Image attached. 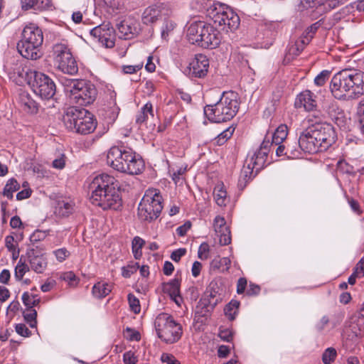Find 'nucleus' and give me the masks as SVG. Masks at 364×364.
Returning <instances> with one entry per match:
<instances>
[{
    "mask_svg": "<svg viewBox=\"0 0 364 364\" xmlns=\"http://www.w3.org/2000/svg\"><path fill=\"white\" fill-rule=\"evenodd\" d=\"M90 200L103 210H117L122 205L119 182L113 176L102 173L95 176L89 185Z\"/></svg>",
    "mask_w": 364,
    "mask_h": 364,
    "instance_id": "nucleus-1",
    "label": "nucleus"
},
{
    "mask_svg": "<svg viewBox=\"0 0 364 364\" xmlns=\"http://www.w3.org/2000/svg\"><path fill=\"white\" fill-rule=\"evenodd\" d=\"M330 89L336 99L357 98L364 94V72L343 69L333 75Z\"/></svg>",
    "mask_w": 364,
    "mask_h": 364,
    "instance_id": "nucleus-2",
    "label": "nucleus"
},
{
    "mask_svg": "<svg viewBox=\"0 0 364 364\" xmlns=\"http://www.w3.org/2000/svg\"><path fill=\"white\" fill-rule=\"evenodd\" d=\"M107 161L114 170L130 175L139 174L144 168L143 159L124 147H111L107 155Z\"/></svg>",
    "mask_w": 364,
    "mask_h": 364,
    "instance_id": "nucleus-3",
    "label": "nucleus"
},
{
    "mask_svg": "<svg viewBox=\"0 0 364 364\" xmlns=\"http://www.w3.org/2000/svg\"><path fill=\"white\" fill-rule=\"evenodd\" d=\"M43 42L42 30L36 24L30 23L23 29L21 38L17 43V49L23 58L36 60L43 56Z\"/></svg>",
    "mask_w": 364,
    "mask_h": 364,
    "instance_id": "nucleus-4",
    "label": "nucleus"
},
{
    "mask_svg": "<svg viewBox=\"0 0 364 364\" xmlns=\"http://www.w3.org/2000/svg\"><path fill=\"white\" fill-rule=\"evenodd\" d=\"M239 109L237 94L235 92H223L220 100L215 105H206L204 114L213 122L220 123L232 119Z\"/></svg>",
    "mask_w": 364,
    "mask_h": 364,
    "instance_id": "nucleus-5",
    "label": "nucleus"
},
{
    "mask_svg": "<svg viewBox=\"0 0 364 364\" xmlns=\"http://www.w3.org/2000/svg\"><path fill=\"white\" fill-rule=\"evenodd\" d=\"M187 37L190 43L205 48H215L221 41L220 32L204 21L193 22L188 28Z\"/></svg>",
    "mask_w": 364,
    "mask_h": 364,
    "instance_id": "nucleus-6",
    "label": "nucleus"
},
{
    "mask_svg": "<svg viewBox=\"0 0 364 364\" xmlns=\"http://www.w3.org/2000/svg\"><path fill=\"white\" fill-rule=\"evenodd\" d=\"M66 128L81 134H88L94 132L97 122L93 115L85 109L70 107L63 116Z\"/></svg>",
    "mask_w": 364,
    "mask_h": 364,
    "instance_id": "nucleus-7",
    "label": "nucleus"
},
{
    "mask_svg": "<svg viewBox=\"0 0 364 364\" xmlns=\"http://www.w3.org/2000/svg\"><path fill=\"white\" fill-rule=\"evenodd\" d=\"M206 13L215 25L226 32L237 29L240 25L238 15L225 4L213 3L207 9Z\"/></svg>",
    "mask_w": 364,
    "mask_h": 364,
    "instance_id": "nucleus-8",
    "label": "nucleus"
},
{
    "mask_svg": "<svg viewBox=\"0 0 364 364\" xmlns=\"http://www.w3.org/2000/svg\"><path fill=\"white\" fill-rule=\"evenodd\" d=\"M162 200L159 190H146L138 207L139 218L148 222L156 220L163 209Z\"/></svg>",
    "mask_w": 364,
    "mask_h": 364,
    "instance_id": "nucleus-9",
    "label": "nucleus"
},
{
    "mask_svg": "<svg viewBox=\"0 0 364 364\" xmlns=\"http://www.w3.org/2000/svg\"><path fill=\"white\" fill-rule=\"evenodd\" d=\"M154 325L159 338L166 343L177 342L183 334L181 325L172 316L166 313L157 316Z\"/></svg>",
    "mask_w": 364,
    "mask_h": 364,
    "instance_id": "nucleus-10",
    "label": "nucleus"
},
{
    "mask_svg": "<svg viewBox=\"0 0 364 364\" xmlns=\"http://www.w3.org/2000/svg\"><path fill=\"white\" fill-rule=\"evenodd\" d=\"M26 80L34 93L43 100H50L55 94L56 86L53 80L46 74L33 70L26 72Z\"/></svg>",
    "mask_w": 364,
    "mask_h": 364,
    "instance_id": "nucleus-11",
    "label": "nucleus"
},
{
    "mask_svg": "<svg viewBox=\"0 0 364 364\" xmlns=\"http://www.w3.org/2000/svg\"><path fill=\"white\" fill-rule=\"evenodd\" d=\"M97 91L95 86L90 81L80 80L77 88L72 91L70 99L73 103L80 106H87L92 104L96 99Z\"/></svg>",
    "mask_w": 364,
    "mask_h": 364,
    "instance_id": "nucleus-12",
    "label": "nucleus"
},
{
    "mask_svg": "<svg viewBox=\"0 0 364 364\" xmlns=\"http://www.w3.org/2000/svg\"><path fill=\"white\" fill-rule=\"evenodd\" d=\"M320 146L321 151H326L336 141L337 135L334 127L329 123L311 126Z\"/></svg>",
    "mask_w": 364,
    "mask_h": 364,
    "instance_id": "nucleus-13",
    "label": "nucleus"
},
{
    "mask_svg": "<svg viewBox=\"0 0 364 364\" xmlns=\"http://www.w3.org/2000/svg\"><path fill=\"white\" fill-rule=\"evenodd\" d=\"M298 144L300 149L306 153L315 154L321 152L311 126L301 133Z\"/></svg>",
    "mask_w": 364,
    "mask_h": 364,
    "instance_id": "nucleus-14",
    "label": "nucleus"
},
{
    "mask_svg": "<svg viewBox=\"0 0 364 364\" xmlns=\"http://www.w3.org/2000/svg\"><path fill=\"white\" fill-rule=\"evenodd\" d=\"M26 255L31 269L38 274H42L48 266L47 259L42 250L38 247H32L28 250Z\"/></svg>",
    "mask_w": 364,
    "mask_h": 364,
    "instance_id": "nucleus-15",
    "label": "nucleus"
},
{
    "mask_svg": "<svg viewBox=\"0 0 364 364\" xmlns=\"http://www.w3.org/2000/svg\"><path fill=\"white\" fill-rule=\"evenodd\" d=\"M168 9L164 4H156L146 8L142 14V21L149 25L156 23L158 20L164 18Z\"/></svg>",
    "mask_w": 364,
    "mask_h": 364,
    "instance_id": "nucleus-16",
    "label": "nucleus"
},
{
    "mask_svg": "<svg viewBox=\"0 0 364 364\" xmlns=\"http://www.w3.org/2000/svg\"><path fill=\"white\" fill-rule=\"evenodd\" d=\"M209 68V60L203 54L196 55L189 63V75L194 77H203L207 75Z\"/></svg>",
    "mask_w": 364,
    "mask_h": 364,
    "instance_id": "nucleus-17",
    "label": "nucleus"
},
{
    "mask_svg": "<svg viewBox=\"0 0 364 364\" xmlns=\"http://www.w3.org/2000/svg\"><path fill=\"white\" fill-rule=\"evenodd\" d=\"M119 36L124 39H132L139 32V24L133 18H127L117 24Z\"/></svg>",
    "mask_w": 364,
    "mask_h": 364,
    "instance_id": "nucleus-18",
    "label": "nucleus"
},
{
    "mask_svg": "<svg viewBox=\"0 0 364 364\" xmlns=\"http://www.w3.org/2000/svg\"><path fill=\"white\" fill-rule=\"evenodd\" d=\"M319 27L318 22H316L308 27L302 36L296 41L295 44L289 48V53L294 55H298L311 41L314 33Z\"/></svg>",
    "mask_w": 364,
    "mask_h": 364,
    "instance_id": "nucleus-19",
    "label": "nucleus"
},
{
    "mask_svg": "<svg viewBox=\"0 0 364 364\" xmlns=\"http://www.w3.org/2000/svg\"><path fill=\"white\" fill-rule=\"evenodd\" d=\"M294 106L297 109L303 108L305 111H314L317 108L316 96L310 90H304L296 96Z\"/></svg>",
    "mask_w": 364,
    "mask_h": 364,
    "instance_id": "nucleus-20",
    "label": "nucleus"
},
{
    "mask_svg": "<svg viewBox=\"0 0 364 364\" xmlns=\"http://www.w3.org/2000/svg\"><path fill=\"white\" fill-rule=\"evenodd\" d=\"M75 204L70 198H61L56 201L54 213L59 218H68L75 211Z\"/></svg>",
    "mask_w": 364,
    "mask_h": 364,
    "instance_id": "nucleus-21",
    "label": "nucleus"
},
{
    "mask_svg": "<svg viewBox=\"0 0 364 364\" xmlns=\"http://www.w3.org/2000/svg\"><path fill=\"white\" fill-rule=\"evenodd\" d=\"M56 63L58 68L64 73L73 75L78 71L77 62L72 53L69 54L68 57L62 58Z\"/></svg>",
    "mask_w": 364,
    "mask_h": 364,
    "instance_id": "nucleus-22",
    "label": "nucleus"
},
{
    "mask_svg": "<svg viewBox=\"0 0 364 364\" xmlns=\"http://www.w3.org/2000/svg\"><path fill=\"white\" fill-rule=\"evenodd\" d=\"M19 103L21 106L28 113L36 114L38 112V106L36 102L31 98L26 92H22L19 95Z\"/></svg>",
    "mask_w": 364,
    "mask_h": 364,
    "instance_id": "nucleus-23",
    "label": "nucleus"
},
{
    "mask_svg": "<svg viewBox=\"0 0 364 364\" xmlns=\"http://www.w3.org/2000/svg\"><path fill=\"white\" fill-rule=\"evenodd\" d=\"M217 301L218 299H215V301H211L210 300L207 301L205 299L201 300L199 302V304L196 306L195 320H196L198 322H203V320L200 319V316H207V313L209 312L210 309L214 308L217 304Z\"/></svg>",
    "mask_w": 364,
    "mask_h": 364,
    "instance_id": "nucleus-24",
    "label": "nucleus"
},
{
    "mask_svg": "<svg viewBox=\"0 0 364 364\" xmlns=\"http://www.w3.org/2000/svg\"><path fill=\"white\" fill-rule=\"evenodd\" d=\"M164 291L177 304H179L181 297L180 296V282L178 279H173L166 283L164 285Z\"/></svg>",
    "mask_w": 364,
    "mask_h": 364,
    "instance_id": "nucleus-25",
    "label": "nucleus"
},
{
    "mask_svg": "<svg viewBox=\"0 0 364 364\" xmlns=\"http://www.w3.org/2000/svg\"><path fill=\"white\" fill-rule=\"evenodd\" d=\"M70 53H72L69 46L65 41L55 43L53 46V55L55 63L65 57H68Z\"/></svg>",
    "mask_w": 364,
    "mask_h": 364,
    "instance_id": "nucleus-26",
    "label": "nucleus"
},
{
    "mask_svg": "<svg viewBox=\"0 0 364 364\" xmlns=\"http://www.w3.org/2000/svg\"><path fill=\"white\" fill-rule=\"evenodd\" d=\"M267 154L265 152L256 151L251 156L249 164L255 168V174H257L265 166Z\"/></svg>",
    "mask_w": 364,
    "mask_h": 364,
    "instance_id": "nucleus-27",
    "label": "nucleus"
},
{
    "mask_svg": "<svg viewBox=\"0 0 364 364\" xmlns=\"http://www.w3.org/2000/svg\"><path fill=\"white\" fill-rule=\"evenodd\" d=\"M353 337L359 338L364 336V316L362 314L353 321L349 326Z\"/></svg>",
    "mask_w": 364,
    "mask_h": 364,
    "instance_id": "nucleus-28",
    "label": "nucleus"
},
{
    "mask_svg": "<svg viewBox=\"0 0 364 364\" xmlns=\"http://www.w3.org/2000/svg\"><path fill=\"white\" fill-rule=\"evenodd\" d=\"M112 289L111 284L100 282L93 286L92 293L95 298L102 299L112 291Z\"/></svg>",
    "mask_w": 364,
    "mask_h": 364,
    "instance_id": "nucleus-29",
    "label": "nucleus"
},
{
    "mask_svg": "<svg viewBox=\"0 0 364 364\" xmlns=\"http://www.w3.org/2000/svg\"><path fill=\"white\" fill-rule=\"evenodd\" d=\"M154 117L153 105L151 102L146 103L136 116V122L141 124Z\"/></svg>",
    "mask_w": 364,
    "mask_h": 364,
    "instance_id": "nucleus-30",
    "label": "nucleus"
},
{
    "mask_svg": "<svg viewBox=\"0 0 364 364\" xmlns=\"http://www.w3.org/2000/svg\"><path fill=\"white\" fill-rule=\"evenodd\" d=\"M164 20V21L161 28V37L164 41H168L169 38L173 36L176 24L173 21L166 17Z\"/></svg>",
    "mask_w": 364,
    "mask_h": 364,
    "instance_id": "nucleus-31",
    "label": "nucleus"
},
{
    "mask_svg": "<svg viewBox=\"0 0 364 364\" xmlns=\"http://www.w3.org/2000/svg\"><path fill=\"white\" fill-rule=\"evenodd\" d=\"M288 135V127L286 124H280L272 136V144H279L285 141Z\"/></svg>",
    "mask_w": 364,
    "mask_h": 364,
    "instance_id": "nucleus-32",
    "label": "nucleus"
},
{
    "mask_svg": "<svg viewBox=\"0 0 364 364\" xmlns=\"http://www.w3.org/2000/svg\"><path fill=\"white\" fill-rule=\"evenodd\" d=\"M247 165H245L241 170L239 185L240 186H245V183L250 180L255 174V168L251 166V164L246 161Z\"/></svg>",
    "mask_w": 364,
    "mask_h": 364,
    "instance_id": "nucleus-33",
    "label": "nucleus"
},
{
    "mask_svg": "<svg viewBox=\"0 0 364 364\" xmlns=\"http://www.w3.org/2000/svg\"><path fill=\"white\" fill-rule=\"evenodd\" d=\"M214 199L220 206H225L228 202L227 192L223 184L217 185L213 191Z\"/></svg>",
    "mask_w": 364,
    "mask_h": 364,
    "instance_id": "nucleus-34",
    "label": "nucleus"
},
{
    "mask_svg": "<svg viewBox=\"0 0 364 364\" xmlns=\"http://www.w3.org/2000/svg\"><path fill=\"white\" fill-rule=\"evenodd\" d=\"M20 188V185L15 178H10L4 186L3 195L9 199L13 198V193Z\"/></svg>",
    "mask_w": 364,
    "mask_h": 364,
    "instance_id": "nucleus-35",
    "label": "nucleus"
},
{
    "mask_svg": "<svg viewBox=\"0 0 364 364\" xmlns=\"http://www.w3.org/2000/svg\"><path fill=\"white\" fill-rule=\"evenodd\" d=\"M99 42L101 43L102 46L108 48H111L114 46L115 42L114 31L109 24H107L106 34L103 36V38H102Z\"/></svg>",
    "mask_w": 364,
    "mask_h": 364,
    "instance_id": "nucleus-36",
    "label": "nucleus"
},
{
    "mask_svg": "<svg viewBox=\"0 0 364 364\" xmlns=\"http://www.w3.org/2000/svg\"><path fill=\"white\" fill-rule=\"evenodd\" d=\"M240 306V302L237 300H232L229 304H228L225 309L224 312L225 316L230 320H234L238 311V309Z\"/></svg>",
    "mask_w": 364,
    "mask_h": 364,
    "instance_id": "nucleus-37",
    "label": "nucleus"
},
{
    "mask_svg": "<svg viewBox=\"0 0 364 364\" xmlns=\"http://www.w3.org/2000/svg\"><path fill=\"white\" fill-rule=\"evenodd\" d=\"M145 244L144 240L139 236L134 237L132 243V253L135 259H139L142 255L141 249Z\"/></svg>",
    "mask_w": 364,
    "mask_h": 364,
    "instance_id": "nucleus-38",
    "label": "nucleus"
},
{
    "mask_svg": "<svg viewBox=\"0 0 364 364\" xmlns=\"http://www.w3.org/2000/svg\"><path fill=\"white\" fill-rule=\"evenodd\" d=\"M311 112L306 117L307 121L311 126L314 124H324L325 116L321 111L317 110L316 108L314 111H309Z\"/></svg>",
    "mask_w": 364,
    "mask_h": 364,
    "instance_id": "nucleus-39",
    "label": "nucleus"
},
{
    "mask_svg": "<svg viewBox=\"0 0 364 364\" xmlns=\"http://www.w3.org/2000/svg\"><path fill=\"white\" fill-rule=\"evenodd\" d=\"M22 301L26 308H33L40 303V299L36 294L24 292L22 295Z\"/></svg>",
    "mask_w": 364,
    "mask_h": 364,
    "instance_id": "nucleus-40",
    "label": "nucleus"
},
{
    "mask_svg": "<svg viewBox=\"0 0 364 364\" xmlns=\"http://www.w3.org/2000/svg\"><path fill=\"white\" fill-rule=\"evenodd\" d=\"M24 320L31 328H36L37 325V311L33 308H26L23 312Z\"/></svg>",
    "mask_w": 364,
    "mask_h": 364,
    "instance_id": "nucleus-41",
    "label": "nucleus"
},
{
    "mask_svg": "<svg viewBox=\"0 0 364 364\" xmlns=\"http://www.w3.org/2000/svg\"><path fill=\"white\" fill-rule=\"evenodd\" d=\"M235 127H229L225 130L219 134L215 139V144L218 146L224 144L233 134Z\"/></svg>",
    "mask_w": 364,
    "mask_h": 364,
    "instance_id": "nucleus-42",
    "label": "nucleus"
},
{
    "mask_svg": "<svg viewBox=\"0 0 364 364\" xmlns=\"http://www.w3.org/2000/svg\"><path fill=\"white\" fill-rule=\"evenodd\" d=\"M337 357V351L333 347L327 348L322 354V362L324 364L333 363Z\"/></svg>",
    "mask_w": 364,
    "mask_h": 364,
    "instance_id": "nucleus-43",
    "label": "nucleus"
},
{
    "mask_svg": "<svg viewBox=\"0 0 364 364\" xmlns=\"http://www.w3.org/2000/svg\"><path fill=\"white\" fill-rule=\"evenodd\" d=\"M28 271V266L26 264L25 262H23L22 259L21 258L15 267L14 276L16 279L18 281H21L23 279L25 274Z\"/></svg>",
    "mask_w": 364,
    "mask_h": 364,
    "instance_id": "nucleus-44",
    "label": "nucleus"
},
{
    "mask_svg": "<svg viewBox=\"0 0 364 364\" xmlns=\"http://www.w3.org/2000/svg\"><path fill=\"white\" fill-rule=\"evenodd\" d=\"M287 144V157L289 159H296L301 156V149L299 147H296V143L290 144L288 141H285Z\"/></svg>",
    "mask_w": 364,
    "mask_h": 364,
    "instance_id": "nucleus-45",
    "label": "nucleus"
},
{
    "mask_svg": "<svg viewBox=\"0 0 364 364\" xmlns=\"http://www.w3.org/2000/svg\"><path fill=\"white\" fill-rule=\"evenodd\" d=\"M80 80L76 79H62L61 83L65 87V91L72 95V91L77 88V83L80 84Z\"/></svg>",
    "mask_w": 364,
    "mask_h": 364,
    "instance_id": "nucleus-46",
    "label": "nucleus"
},
{
    "mask_svg": "<svg viewBox=\"0 0 364 364\" xmlns=\"http://www.w3.org/2000/svg\"><path fill=\"white\" fill-rule=\"evenodd\" d=\"M358 117L361 132L364 134V98L358 105Z\"/></svg>",
    "mask_w": 364,
    "mask_h": 364,
    "instance_id": "nucleus-47",
    "label": "nucleus"
},
{
    "mask_svg": "<svg viewBox=\"0 0 364 364\" xmlns=\"http://www.w3.org/2000/svg\"><path fill=\"white\" fill-rule=\"evenodd\" d=\"M219 237V242L221 245H227L231 242L230 229H225L221 232H216Z\"/></svg>",
    "mask_w": 364,
    "mask_h": 364,
    "instance_id": "nucleus-48",
    "label": "nucleus"
},
{
    "mask_svg": "<svg viewBox=\"0 0 364 364\" xmlns=\"http://www.w3.org/2000/svg\"><path fill=\"white\" fill-rule=\"evenodd\" d=\"M213 226L215 232H221L225 229H229V228L226 226L225 218L219 215L215 218Z\"/></svg>",
    "mask_w": 364,
    "mask_h": 364,
    "instance_id": "nucleus-49",
    "label": "nucleus"
},
{
    "mask_svg": "<svg viewBox=\"0 0 364 364\" xmlns=\"http://www.w3.org/2000/svg\"><path fill=\"white\" fill-rule=\"evenodd\" d=\"M128 301L132 311H133L135 314H139L141 310L139 300L134 294H129Z\"/></svg>",
    "mask_w": 364,
    "mask_h": 364,
    "instance_id": "nucleus-50",
    "label": "nucleus"
},
{
    "mask_svg": "<svg viewBox=\"0 0 364 364\" xmlns=\"http://www.w3.org/2000/svg\"><path fill=\"white\" fill-rule=\"evenodd\" d=\"M330 71L323 70L321 71L314 79V83L318 86H323L330 77Z\"/></svg>",
    "mask_w": 364,
    "mask_h": 364,
    "instance_id": "nucleus-51",
    "label": "nucleus"
},
{
    "mask_svg": "<svg viewBox=\"0 0 364 364\" xmlns=\"http://www.w3.org/2000/svg\"><path fill=\"white\" fill-rule=\"evenodd\" d=\"M107 31V25H100L98 26L92 28L90 31V34L98 39L100 41L102 38H103V36L106 34Z\"/></svg>",
    "mask_w": 364,
    "mask_h": 364,
    "instance_id": "nucleus-52",
    "label": "nucleus"
},
{
    "mask_svg": "<svg viewBox=\"0 0 364 364\" xmlns=\"http://www.w3.org/2000/svg\"><path fill=\"white\" fill-rule=\"evenodd\" d=\"M53 254L55 256L56 259L60 262H63L70 255V252L65 247L54 250Z\"/></svg>",
    "mask_w": 364,
    "mask_h": 364,
    "instance_id": "nucleus-53",
    "label": "nucleus"
},
{
    "mask_svg": "<svg viewBox=\"0 0 364 364\" xmlns=\"http://www.w3.org/2000/svg\"><path fill=\"white\" fill-rule=\"evenodd\" d=\"M139 268V264L138 263H134L132 264H129L127 267H122V276L125 278L130 277L133 274L136 272L137 269Z\"/></svg>",
    "mask_w": 364,
    "mask_h": 364,
    "instance_id": "nucleus-54",
    "label": "nucleus"
},
{
    "mask_svg": "<svg viewBox=\"0 0 364 364\" xmlns=\"http://www.w3.org/2000/svg\"><path fill=\"white\" fill-rule=\"evenodd\" d=\"M48 230H35L33 234L31 235V242H38L43 240L47 235H48Z\"/></svg>",
    "mask_w": 364,
    "mask_h": 364,
    "instance_id": "nucleus-55",
    "label": "nucleus"
},
{
    "mask_svg": "<svg viewBox=\"0 0 364 364\" xmlns=\"http://www.w3.org/2000/svg\"><path fill=\"white\" fill-rule=\"evenodd\" d=\"M324 0H301L300 4L304 9L314 8L323 5Z\"/></svg>",
    "mask_w": 364,
    "mask_h": 364,
    "instance_id": "nucleus-56",
    "label": "nucleus"
},
{
    "mask_svg": "<svg viewBox=\"0 0 364 364\" xmlns=\"http://www.w3.org/2000/svg\"><path fill=\"white\" fill-rule=\"evenodd\" d=\"M209 250H210V247H209L208 244L206 242H203L198 248V257L200 259H208Z\"/></svg>",
    "mask_w": 364,
    "mask_h": 364,
    "instance_id": "nucleus-57",
    "label": "nucleus"
},
{
    "mask_svg": "<svg viewBox=\"0 0 364 364\" xmlns=\"http://www.w3.org/2000/svg\"><path fill=\"white\" fill-rule=\"evenodd\" d=\"M123 361L124 364H136L138 361L137 357L134 353L129 350L124 353Z\"/></svg>",
    "mask_w": 364,
    "mask_h": 364,
    "instance_id": "nucleus-58",
    "label": "nucleus"
},
{
    "mask_svg": "<svg viewBox=\"0 0 364 364\" xmlns=\"http://www.w3.org/2000/svg\"><path fill=\"white\" fill-rule=\"evenodd\" d=\"M50 0H36V10L44 11L49 9L51 7Z\"/></svg>",
    "mask_w": 364,
    "mask_h": 364,
    "instance_id": "nucleus-59",
    "label": "nucleus"
},
{
    "mask_svg": "<svg viewBox=\"0 0 364 364\" xmlns=\"http://www.w3.org/2000/svg\"><path fill=\"white\" fill-rule=\"evenodd\" d=\"M125 337L129 341H139L141 339L139 333L129 327L126 328Z\"/></svg>",
    "mask_w": 364,
    "mask_h": 364,
    "instance_id": "nucleus-60",
    "label": "nucleus"
},
{
    "mask_svg": "<svg viewBox=\"0 0 364 364\" xmlns=\"http://www.w3.org/2000/svg\"><path fill=\"white\" fill-rule=\"evenodd\" d=\"M5 246L10 252L18 248V243L15 241V239L12 235H7L5 237Z\"/></svg>",
    "mask_w": 364,
    "mask_h": 364,
    "instance_id": "nucleus-61",
    "label": "nucleus"
},
{
    "mask_svg": "<svg viewBox=\"0 0 364 364\" xmlns=\"http://www.w3.org/2000/svg\"><path fill=\"white\" fill-rule=\"evenodd\" d=\"M15 329L18 334L24 337H28L31 334L29 329L23 323L16 324Z\"/></svg>",
    "mask_w": 364,
    "mask_h": 364,
    "instance_id": "nucleus-62",
    "label": "nucleus"
},
{
    "mask_svg": "<svg viewBox=\"0 0 364 364\" xmlns=\"http://www.w3.org/2000/svg\"><path fill=\"white\" fill-rule=\"evenodd\" d=\"M329 323V318L328 316H323L315 325V328L317 331H323Z\"/></svg>",
    "mask_w": 364,
    "mask_h": 364,
    "instance_id": "nucleus-63",
    "label": "nucleus"
},
{
    "mask_svg": "<svg viewBox=\"0 0 364 364\" xmlns=\"http://www.w3.org/2000/svg\"><path fill=\"white\" fill-rule=\"evenodd\" d=\"M60 278L63 280L68 282L70 285H74L77 283L76 276L73 272H67L63 273Z\"/></svg>",
    "mask_w": 364,
    "mask_h": 364,
    "instance_id": "nucleus-64",
    "label": "nucleus"
}]
</instances>
